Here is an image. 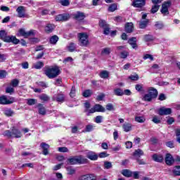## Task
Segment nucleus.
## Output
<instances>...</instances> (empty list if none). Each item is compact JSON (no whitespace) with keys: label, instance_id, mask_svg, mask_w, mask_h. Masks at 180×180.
Segmentation results:
<instances>
[{"label":"nucleus","instance_id":"nucleus-1","mask_svg":"<svg viewBox=\"0 0 180 180\" xmlns=\"http://www.w3.org/2000/svg\"><path fill=\"white\" fill-rule=\"evenodd\" d=\"M0 39L6 43H13L14 44H18V43H19V39H18L16 37L8 36L6 31L5 30L0 31Z\"/></svg>","mask_w":180,"mask_h":180},{"label":"nucleus","instance_id":"nucleus-2","mask_svg":"<svg viewBox=\"0 0 180 180\" xmlns=\"http://www.w3.org/2000/svg\"><path fill=\"white\" fill-rule=\"evenodd\" d=\"M45 75L50 79H53V78L60 75V68L58 66L49 68L45 70Z\"/></svg>","mask_w":180,"mask_h":180},{"label":"nucleus","instance_id":"nucleus-3","mask_svg":"<svg viewBox=\"0 0 180 180\" xmlns=\"http://www.w3.org/2000/svg\"><path fill=\"white\" fill-rule=\"evenodd\" d=\"M68 161L71 165H75V164H85L88 162L86 158L82 155L76 156L68 159Z\"/></svg>","mask_w":180,"mask_h":180},{"label":"nucleus","instance_id":"nucleus-4","mask_svg":"<svg viewBox=\"0 0 180 180\" xmlns=\"http://www.w3.org/2000/svg\"><path fill=\"white\" fill-rule=\"evenodd\" d=\"M79 42L81 46H85L89 44V40L88 39V34L86 33H79L78 34Z\"/></svg>","mask_w":180,"mask_h":180},{"label":"nucleus","instance_id":"nucleus-5","mask_svg":"<svg viewBox=\"0 0 180 180\" xmlns=\"http://www.w3.org/2000/svg\"><path fill=\"white\" fill-rule=\"evenodd\" d=\"M147 18V14L144 13L142 15V18L139 22V27L140 29H146L147 27V25H148V19Z\"/></svg>","mask_w":180,"mask_h":180},{"label":"nucleus","instance_id":"nucleus-6","mask_svg":"<svg viewBox=\"0 0 180 180\" xmlns=\"http://www.w3.org/2000/svg\"><path fill=\"white\" fill-rule=\"evenodd\" d=\"M12 103H13V98L9 100L6 96H0V105H11Z\"/></svg>","mask_w":180,"mask_h":180},{"label":"nucleus","instance_id":"nucleus-7","mask_svg":"<svg viewBox=\"0 0 180 180\" xmlns=\"http://www.w3.org/2000/svg\"><path fill=\"white\" fill-rule=\"evenodd\" d=\"M70 19V14H59L56 18V22H65Z\"/></svg>","mask_w":180,"mask_h":180},{"label":"nucleus","instance_id":"nucleus-8","mask_svg":"<svg viewBox=\"0 0 180 180\" xmlns=\"http://www.w3.org/2000/svg\"><path fill=\"white\" fill-rule=\"evenodd\" d=\"M95 112H105V108L99 104H96L89 110V113H95Z\"/></svg>","mask_w":180,"mask_h":180},{"label":"nucleus","instance_id":"nucleus-9","mask_svg":"<svg viewBox=\"0 0 180 180\" xmlns=\"http://www.w3.org/2000/svg\"><path fill=\"white\" fill-rule=\"evenodd\" d=\"M172 112V110H171V108H165V107L160 108L158 110V113L160 116L171 115Z\"/></svg>","mask_w":180,"mask_h":180},{"label":"nucleus","instance_id":"nucleus-10","mask_svg":"<svg viewBox=\"0 0 180 180\" xmlns=\"http://www.w3.org/2000/svg\"><path fill=\"white\" fill-rule=\"evenodd\" d=\"M146 5V0H134L132 6L134 8H143Z\"/></svg>","mask_w":180,"mask_h":180},{"label":"nucleus","instance_id":"nucleus-11","mask_svg":"<svg viewBox=\"0 0 180 180\" xmlns=\"http://www.w3.org/2000/svg\"><path fill=\"white\" fill-rule=\"evenodd\" d=\"M148 94L150 95L153 99H155L158 96V91L154 87H150L148 90Z\"/></svg>","mask_w":180,"mask_h":180},{"label":"nucleus","instance_id":"nucleus-12","mask_svg":"<svg viewBox=\"0 0 180 180\" xmlns=\"http://www.w3.org/2000/svg\"><path fill=\"white\" fill-rule=\"evenodd\" d=\"M165 162L167 165H172V164L175 162V160H174V158H172V155L171 154L167 153L165 158Z\"/></svg>","mask_w":180,"mask_h":180},{"label":"nucleus","instance_id":"nucleus-13","mask_svg":"<svg viewBox=\"0 0 180 180\" xmlns=\"http://www.w3.org/2000/svg\"><path fill=\"white\" fill-rule=\"evenodd\" d=\"M86 155L89 158V160H91V161H96V160H98V155H96V153H95L94 152H87Z\"/></svg>","mask_w":180,"mask_h":180},{"label":"nucleus","instance_id":"nucleus-14","mask_svg":"<svg viewBox=\"0 0 180 180\" xmlns=\"http://www.w3.org/2000/svg\"><path fill=\"white\" fill-rule=\"evenodd\" d=\"M12 134L13 137H15V139H20V137H22V132H20V131L15 127H13Z\"/></svg>","mask_w":180,"mask_h":180},{"label":"nucleus","instance_id":"nucleus-15","mask_svg":"<svg viewBox=\"0 0 180 180\" xmlns=\"http://www.w3.org/2000/svg\"><path fill=\"white\" fill-rule=\"evenodd\" d=\"M16 12L18 13V18H25V7L19 6L16 9Z\"/></svg>","mask_w":180,"mask_h":180},{"label":"nucleus","instance_id":"nucleus-16","mask_svg":"<svg viewBox=\"0 0 180 180\" xmlns=\"http://www.w3.org/2000/svg\"><path fill=\"white\" fill-rule=\"evenodd\" d=\"M41 147L43 148V154L44 155H47L49 154V149L50 148V146L46 143H41Z\"/></svg>","mask_w":180,"mask_h":180},{"label":"nucleus","instance_id":"nucleus-17","mask_svg":"<svg viewBox=\"0 0 180 180\" xmlns=\"http://www.w3.org/2000/svg\"><path fill=\"white\" fill-rule=\"evenodd\" d=\"M79 180H96V178H95L92 174H85L81 176L79 178Z\"/></svg>","mask_w":180,"mask_h":180},{"label":"nucleus","instance_id":"nucleus-18","mask_svg":"<svg viewBox=\"0 0 180 180\" xmlns=\"http://www.w3.org/2000/svg\"><path fill=\"white\" fill-rule=\"evenodd\" d=\"M74 18L76 19V20H84L85 19V15L84 13H81L78 11L75 14H74Z\"/></svg>","mask_w":180,"mask_h":180},{"label":"nucleus","instance_id":"nucleus-19","mask_svg":"<svg viewBox=\"0 0 180 180\" xmlns=\"http://www.w3.org/2000/svg\"><path fill=\"white\" fill-rule=\"evenodd\" d=\"M152 158L155 162H162L164 161V157L161 155L155 154L152 156Z\"/></svg>","mask_w":180,"mask_h":180},{"label":"nucleus","instance_id":"nucleus-20","mask_svg":"<svg viewBox=\"0 0 180 180\" xmlns=\"http://www.w3.org/2000/svg\"><path fill=\"white\" fill-rule=\"evenodd\" d=\"M56 29V25L53 24H47L45 27V32L46 33H51Z\"/></svg>","mask_w":180,"mask_h":180},{"label":"nucleus","instance_id":"nucleus-21","mask_svg":"<svg viewBox=\"0 0 180 180\" xmlns=\"http://www.w3.org/2000/svg\"><path fill=\"white\" fill-rule=\"evenodd\" d=\"M132 127H133V125H131V124H130L129 122H125L122 125V129H123L124 131H125L126 133H128V131H131Z\"/></svg>","mask_w":180,"mask_h":180},{"label":"nucleus","instance_id":"nucleus-22","mask_svg":"<svg viewBox=\"0 0 180 180\" xmlns=\"http://www.w3.org/2000/svg\"><path fill=\"white\" fill-rule=\"evenodd\" d=\"M134 158L136 160L139 159L141 155H144V152L141 150V149H137L134 152L133 154Z\"/></svg>","mask_w":180,"mask_h":180},{"label":"nucleus","instance_id":"nucleus-23","mask_svg":"<svg viewBox=\"0 0 180 180\" xmlns=\"http://www.w3.org/2000/svg\"><path fill=\"white\" fill-rule=\"evenodd\" d=\"M53 99L56 102H64V94H60L58 95H55L53 96Z\"/></svg>","mask_w":180,"mask_h":180},{"label":"nucleus","instance_id":"nucleus-24","mask_svg":"<svg viewBox=\"0 0 180 180\" xmlns=\"http://www.w3.org/2000/svg\"><path fill=\"white\" fill-rule=\"evenodd\" d=\"M122 174L124 176H126L127 178H131V176H133V172L129 169H123L122 171Z\"/></svg>","mask_w":180,"mask_h":180},{"label":"nucleus","instance_id":"nucleus-25","mask_svg":"<svg viewBox=\"0 0 180 180\" xmlns=\"http://www.w3.org/2000/svg\"><path fill=\"white\" fill-rule=\"evenodd\" d=\"M125 32L131 33L133 32V22H128L125 25Z\"/></svg>","mask_w":180,"mask_h":180},{"label":"nucleus","instance_id":"nucleus-26","mask_svg":"<svg viewBox=\"0 0 180 180\" xmlns=\"http://www.w3.org/2000/svg\"><path fill=\"white\" fill-rule=\"evenodd\" d=\"M37 108L39 115H42L43 116L46 115V108L43 106V104H38Z\"/></svg>","mask_w":180,"mask_h":180},{"label":"nucleus","instance_id":"nucleus-27","mask_svg":"<svg viewBox=\"0 0 180 180\" xmlns=\"http://www.w3.org/2000/svg\"><path fill=\"white\" fill-rule=\"evenodd\" d=\"M44 67V63L41 61H39L33 65V68H35V70H41Z\"/></svg>","mask_w":180,"mask_h":180},{"label":"nucleus","instance_id":"nucleus-28","mask_svg":"<svg viewBox=\"0 0 180 180\" xmlns=\"http://www.w3.org/2000/svg\"><path fill=\"white\" fill-rule=\"evenodd\" d=\"M68 49V51H70V53H72V51H75V49H77V44L74 42L69 44Z\"/></svg>","mask_w":180,"mask_h":180},{"label":"nucleus","instance_id":"nucleus-29","mask_svg":"<svg viewBox=\"0 0 180 180\" xmlns=\"http://www.w3.org/2000/svg\"><path fill=\"white\" fill-rule=\"evenodd\" d=\"M84 107H85V110H84L85 113H86L87 116H89V115H91V112H89V110H91L89 109V108H91V103L86 102L84 103Z\"/></svg>","mask_w":180,"mask_h":180},{"label":"nucleus","instance_id":"nucleus-30","mask_svg":"<svg viewBox=\"0 0 180 180\" xmlns=\"http://www.w3.org/2000/svg\"><path fill=\"white\" fill-rule=\"evenodd\" d=\"M114 94L117 96H123V95H124L123 91L120 88L115 89Z\"/></svg>","mask_w":180,"mask_h":180},{"label":"nucleus","instance_id":"nucleus-31","mask_svg":"<svg viewBox=\"0 0 180 180\" xmlns=\"http://www.w3.org/2000/svg\"><path fill=\"white\" fill-rule=\"evenodd\" d=\"M142 99L143 101H145V102H151L154 98L148 94H146L143 96Z\"/></svg>","mask_w":180,"mask_h":180},{"label":"nucleus","instance_id":"nucleus-32","mask_svg":"<svg viewBox=\"0 0 180 180\" xmlns=\"http://www.w3.org/2000/svg\"><path fill=\"white\" fill-rule=\"evenodd\" d=\"M135 122H137V123H144V122H146V117L143 116H136Z\"/></svg>","mask_w":180,"mask_h":180},{"label":"nucleus","instance_id":"nucleus-33","mask_svg":"<svg viewBox=\"0 0 180 180\" xmlns=\"http://www.w3.org/2000/svg\"><path fill=\"white\" fill-rule=\"evenodd\" d=\"M49 41H50L51 44H56L57 43V41H58V37L57 35L52 36L50 38Z\"/></svg>","mask_w":180,"mask_h":180},{"label":"nucleus","instance_id":"nucleus-34","mask_svg":"<svg viewBox=\"0 0 180 180\" xmlns=\"http://www.w3.org/2000/svg\"><path fill=\"white\" fill-rule=\"evenodd\" d=\"M111 52H112V49H110V48H104L101 51V54H104L105 56H109V54H110Z\"/></svg>","mask_w":180,"mask_h":180},{"label":"nucleus","instance_id":"nucleus-35","mask_svg":"<svg viewBox=\"0 0 180 180\" xmlns=\"http://www.w3.org/2000/svg\"><path fill=\"white\" fill-rule=\"evenodd\" d=\"M39 99L44 102H49L50 101V97L47 94H41L39 96Z\"/></svg>","mask_w":180,"mask_h":180},{"label":"nucleus","instance_id":"nucleus-36","mask_svg":"<svg viewBox=\"0 0 180 180\" xmlns=\"http://www.w3.org/2000/svg\"><path fill=\"white\" fill-rule=\"evenodd\" d=\"M18 36H22L23 37H27V32L25 29L21 28L18 31Z\"/></svg>","mask_w":180,"mask_h":180},{"label":"nucleus","instance_id":"nucleus-37","mask_svg":"<svg viewBox=\"0 0 180 180\" xmlns=\"http://www.w3.org/2000/svg\"><path fill=\"white\" fill-rule=\"evenodd\" d=\"M101 78H108L109 77V72L106 70H103L100 73Z\"/></svg>","mask_w":180,"mask_h":180},{"label":"nucleus","instance_id":"nucleus-38","mask_svg":"<svg viewBox=\"0 0 180 180\" xmlns=\"http://www.w3.org/2000/svg\"><path fill=\"white\" fill-rule=\"evenodd\" d=\"M172 4V2L171 1V0H168L162 4V7L168 9V8H169V6H171Z\"/></svg>","mask_w":180,"mask_h":180},{"label":"nucleus","instance_id":"nucleus-39","mask_svg":"<svg viewBox=\"0 0 180 180\" xmlns=\"http://www.w3.org/2000/svg\"><path fill=\"white\" fill-rule=\"evenodd\" d=\"M155 27L157 30L162 29L164 24L162 22L158 21L155 23Z\"/></svg>","mask_w":180,"mask_h":180},{"label":"nucleus","instance_id":"nucleus-40","mask_svg":"<svg viewBox=\"0 0 180 180\" xmlns=\"http://www.w3.org/2000/svg\"><path fill=\"white\" fill-rule=\"evenodd\" d=\"M160 9V5H153L152 6V8L150 9V12L152 13H157L158 12V10Z\"/></svg>","mask_w":180,"mask_h":180},{"label":"nucleus","instance_id":"nucleus-41","mask_svg":"<svg viewBox=\"0 0 180 180\" xmlns=\"http://www.w3.org/2000/svg\"><path fill=\"white\" fill-rule=\"evenodd\" d=\"M112 167L113 165H112L111 162H108V161L104 162L105 169H110V168H112Z\"/></svg>","mask_w":180,"mask_h":180},{"label":"nucleus","instance_id":"nucleus-42","mask_svg":"<svg viewBox=\"0 0 180 180\" xmlns=\"http://www.w3.org/2000/svg\"><path fill=\"white\" fill-rule=\"evenodd\" d=\"M66 170L68 171V175H74V174H75V169L72 167H67Z\"/></svg>","mask_w":180,"mask_h":180},{"label":"nucleus","instance_id":"nucleus-43","mask_svg":"<svg viewBox=\"0 0 180 180\" xmlns=\"http://www.w3.org/2000/svg\"><path fill=\"white\" fill-rule=\"evenodd\" d=\"M173 174L174 175H176L177 176H179L180 175V166H176L174 169H173Z\"/></svg>","mask_w":180,"mask_h":180},{"label":"nucleus","instance_id":"nucleus-44","mask_svg":"<svg viewBox=\"0 0 180 180\" xmlns=\"http://www.w3.org/2000/svg\"><path fill=\"white\" fill-rule=\"evenodd\" d=\"M117 5H116V4H111L108 7L109 12H115V11H117Z\"/></svg>","mask_w":180,"mask_h":180},{"label":"nucleus","instance_id":"nucleus-45","mask_svg":"<svg viewBox=\"0 0 180 180\" xmlns=\"http://www.w3.org/2000/svg\"><path fill=\"white\" fill-rule=\"evenodd\" d=\"M6 94H10V95L15 94V89H13V87L8 86L6 89Z\"/></svg>","mask_w":180,"mask_h":180},{"label":"nucleus","instance_id":"nucleus-46","mask_svg":"<svg viewBox=\"0 0 180 180\" xmlns=\"http://www.w3.org/2000/svg\"><path fill=\"white\" fill-rule=\"evenodd\" d=\"M91 95H92L91 90L88 89L83 92V96H84V98H89V96H91Z\"/></svg>","mask_w":180,"mask_h":180},{"label":"nucleus","instance_id":"nucleus-47","mask_svg":"<svg viewBox=\"0 0 180 180\" xmlns=\"http://www.w3.org/2000/svg\"><path fill=\"white\" fill-rule=\"evenodd\" d=\"M103 120V116L98 115L96 117L94 122L96 123L99 124V123H102Z\"/></svg>","mask_w":180,"mask_h":180},{"label":"nucleus","instance_id":"nucleus-48","mask_svg":"<svg viewBox=\"0 0 180 180\" xmlns=\"http://www.w3.org/2000/svg\"><path fill=\"white\" fill-rule=\"evenodd\" d=\"M4 114L6 115V116H12V115H13V111H12V110H11V108H7L6 110H4Z\"/></svg>","mask_w":180,"mask_h":180},{"label":"nucleus","instance_id":"nucleus-49","mask_svg":"<svg viewBox=\"0 0 180 180\" xmlns=\"http://www.w3.org/2000/svg\"><path fill=\"white\" fill-rule=\"evenodd\" d=\"M37 102V100L36 99H33V98H30L27 100V105H29L30 106H32V105H36Z\"/></svg>","mask_w":180,"mask_h":180},{"label":"nucleus","instance_id":"nucleus-50","mask_svg":"<svg viewBox=\"0 0 180 180\" xmlns=\"http://www.w3.org/2000/svg\"><path fill=\"white\" fill-rule=\"evenodd\" d=\"M58 151H59V153H68L69 150L67 147H59L58 148Z\"/></svg>","mask_w":180,"mask_h":180},{"label":"nucleus","instance_id":"nucleus-51","mask_svg":"<svg viewBox=\"0 0 180 180\" xmlns=\"http://www.w3.org/2000/svg\"><path fill=\"white\" fill-rule=\"evenodd\" d=\"M135 89L138 92H141V91H143V84H138L135 85Z\"/></svg>","mask_w":180,"mask_h":180},{"label":"nucleus","instance_id":"nucleus-52","mask_svg":"<svg viewBox=\"0 0 180 180\" xmlns=\"http://www.w3.org/2000/svg\"><path fill=\"white\" fill-rule=\"evenodd\" d=\"M19 85V80L14 79L11 81V86H13V88H16Z\"/></svg>","mask_w":180,"mask_h":180},{"label":"nucleus","instance_id":"nucleus-53","mask_svg":"<svg viewBox=\"0 0 180 180\" xmlns=\"http://www.w3.org/2000/svg\"><path fill=\"white\" fill-rule=\"evenodd\" d=\"M60 4L63 5V6H68L70 5V0H59Z\"/></svg>","mask_w":180,"mask_h":180},{"label":"nucleus","instance_id":"nucleus-54","mask_svg":"<svg viewBox=\"0 0 180 180\" xmlns=\"http://www.w3.org/2000/svg\"><path fill=\"white\" fill-rule=\"evenodd\" d=\"M4 136H6V137H13L12 131L7 130L4 132Z\"/></svg>","mask_w":180,"mask_h":180},{"label":"nucleus","instance_id":"nucleus-55","mask_svg":"<svg viewBox=\"0 0 180 180\" xmlns=\"http://www.w3.org/2000/svg\"><path fill=\"white\" fill-rule=\"evenodd\" d=\"M160 11H161V13H162V15H164L165 16L168 15V13H169V12L168 11V8H165V7H162V6Z\"/></svg>","mask_w":180,"mask_h":180},{"label":"nucleus","instance_id":"nucleus-56","mask_svg":"<svg viewBox=\"0 0 180 180\" xmlns=\"http://www.w3.org/2000/svg\"><path fill=\"white\" fill-rule=\"evenodd\" d=\"M92 130H94V125H91V124L86 125L85 129L86 132L92 131Z\"/></svg>","mask_w":180,"mask_h":180},{"label":"nucleus","instance_id":"nucleus-57","mask_svg":"<svg viewBox=\"0 0 180 180\" xmlns=\"http://www.w3.org/2000/svg\"><path fill=\"white\" fill-rule=\"evenodd\" d=\"M140 172H132V176H134V179H139L140 178Z\"/></svg>","mask_w":180,"mask_h":180},{"label":"nucleus","instance_id":"nucleus-58","mask_svg":"<svg viewBox=\"0 0 180 180\" xmlns=\"http://www.w3.org/2000/svg\"><path fill=\"white\" fill-rule=\"evenodd\" d=\"M100 27H103V29H105V27H107L108 24H106V21L105 20H101L99 22Z\"/></svg>","mask_w":180,"mask_h":180},{"label":"nucleus","instance_id":"nucleus-59","mask_svg":"<svg viewBox=\"0 0 180 180\" xmlns=\"http://www.w3.org/2000/svg\"><path fill=\"white\" fill-rule=\"evenodd\" d=\"M127 56H129V53L126 51H124L120 53L121 58H127Z\"/></svg>","mask_w":180,"mask_h":180},{"label":"nucleus","instance_id":"nucleus-60","mask_svg":"<svg viewBox=\"0 0 180 180\" xmlns=\"http://www.w3.org/2000/svg\"><path fill=\"white\" fill-rule=\"evenodd\" d=\"M148 58L149 60H150L151 61H153L154 60V57H153L152 55H150V54L144 55L143 60H148Z\"/></svg>","mask_w":180,"mask_h":180},{"label":"nucleus","instance_id":"nucleus-61","mask_svg":"<svg viewBox=\"0 0 180 180\" xmlns=\"http://www.w3.org/2000/svg\"><path fill=\"white\" fill-rule=\"evenodd\" d=\"M129 79H131V81H138L139 80V75H131L129 76Z\"/></svg>","mask_w":180,"mask_h":180},{"label":"nucleus","instance_id":"nucleus-62","mask_svg":"<svg viewBox=\"0 0 180 180\" xmlns=\"http://www.w3.org/2000/svg\"><path fill=\"white\" fill-rule=\"evenodd\" d=\"M71 98H74L75 96V86H72L70 93Z\"/></svg>","mask_w":180,"mask_h":180},{"label":"nucleus","instance_id":"nucleus-63","mask_svg":"<svg viewBox=\"0 0 180 180\" xmlns=\"http://www.w3.org/2000/svg\"><path fill=\"white\" fill-rule=\"evenodd\" d=\"M6 60V55L0 53V63H4Z\"/></svg>","mask_w":180,"mask_h":180},{"label":"nucleus","instance_id":"nucleus-64","mask_svg":"<svg viewBox=\"0 0 180 180\" xmlns=\"http://www.w3.org/2000/svg\"><path fill=\"white\" fill-rule=\"evenodd\" d=\"M106 109L107 110H115V108L111 103H108L106 105Z\"/></svg>","mask_w":180,"mask_h":180}]
</instances>
